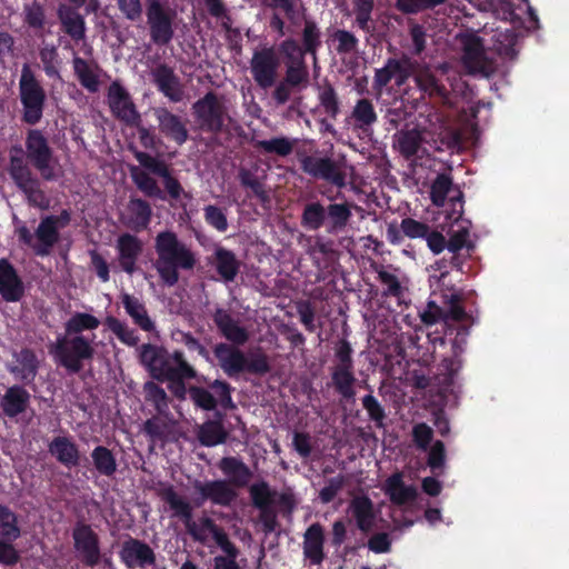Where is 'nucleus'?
Masks as SVG:
<instances>
[{"mask_svg":"<svg viewBox=\"0 0 569 569\" xmlns=\"http://www.w3.org/2000/svg\"><path fill=\"white\" fill-rule=\"evenodd\" d=\"M301 226L309 231L326 229V207L320 201H311L303 206Z\"/></svg>","mask_w":569,"mask_h":569,"instance_id":"nucleus-48","label":"nucleus"},{"mask_svg":"<svg viewBox=\"0 0 569 569\" xmlns=\"http://www.w3.org/2000/svg\"><path fill=\"white\" fill-rule=\"evenodd\" d=\"M197 128L204 133L218 136L229 130L231 117L224 98L208 91L191 106Z\"/></svg>","mask_w":569,"mask_h":569,"instance_id":"nucleus-5","label":"nucleus"},{"mask_svg":"<svg viewBox=\"0 0 569 569\" xmlns=\"http://www.w3.org/2000/svg\"><path fill=\"white\" fill-rule=\"evenodd\" d=\"M96 335L91 338L87 336H67L57 340L54 355L58 363L68 372L77 375L83 368L84 361H90L94 356L92 346Z\"/></svg>","mask_w":569,"mask_h":569,"instance_id":"nucleus-7","label":"nucleus"},{"mask_svg":"<svg viewBox=\"0 0 569 569\" xmlns=\"http://www.w3.org/2000/svg\"><path fill=\"white\" fill-rule=\"evenodd\" d=\"M152 76L158 90L170 101L180 102L182 100L183 90L180 84V79L171 67L160 64L153 70Z\"/></svg>","mask_w":569,"mask_h":569,"instance_id":"nucleus-29","label":"nucleus"},{"mask_svg":"<svg viewBox=\"0 0 569 569\" xmlns=\"http://www.w3.org/2000/svg\"><path fill=\"white\" fill-rule=\"evenodd\" d=\"M332 38L333 41L338 43L336 51L339 54H349L356 52L358 49V38L348 30L338 29L333 32Z\"/></svg>","mask_w":569,"mask_h":569,"instance_id":"nucleus-64","label":"nucleus"},{"mask_svg":"<svg viewBox=\"0 0 569 569\" xmlns=\"http://www.w3.org/2000/svg\"><path fill=\"white\" fill-rule=\"evenodd\" d=\"M104 325L122 343L129 347L138 346L140 338L137 332L118 318L108 316L104 319Z\"/></svg>","mask_w":569,"mask_h":569,"instance_id":"nucleus-55","label":"nucleus"},{"mask_svg":"<svg viewBox=\"0 0 569 569\" xmlns=\"http://www.w3.org/2000/svg\"><path fill=\"white\" fill-rule=\"evenodd\" d=\"M19 98L22 106V121L30 126L39 123L43 117L47 93L28 63L21 68Z\"/></svg>","mask_w":569,"mask_h":569,"instance_id":"nucleus-6","label":"nucleus"},{"mask_svg":"<svg viewBox=\"0 0 569 569\" xmlns=\"http://www.w3.org/2000/svg\"><path fill=\"white\" fill-rule=\"evenodd\" d=\"M352 218L349 202H332L326 207V231L330 234L343 232Z\"/></svg>","mask_w":569,"mask_h":569,"instance_id":"nucleus-37","label":"nucleus"},{"mask_svg":"<svg viewBox=\"0 0 569 569\" xmlns=\"http://www.w3.org/2000/svg\"><path fill=\"white\" fill-rule=\"evenodd\" d=\"M188 393L194 407L204 411H211L217 408V398L208 389L199 386H190Z\"/></svg>","mask_w":569,"mask_h":569,"instance_id":"nucleus-59","label":"nucleus"},{"mask_svg":"<svg viewBox=\"0 0 569 569\" xmlns=\"http://www.w3.org/2000/svg\"><path fill=\"white\" fill-rule=\"evenodd\" d=\"M121 303L133 323L141 330L151 332L156 329L154 322L149 317L144 303L139 298L124 292L121 295Z\"/></svg>","mask_w":569,"mask_h":569,"instance_id":"nucleus-38","label":"nucleus"},{"mask_svg":"<svg viewBox=\"0 0 569 569\" xmlns=\"http://www.w3.org/2000/svg\"><path fill=\"white\" fill-rule=\"evenodd\" d=\"M363 409L367 411L368 418L373 422L375 427L380 429L386 427L387 413L380 401L372 395H366L361 399Z\"/></svg>","mask_w":569,"mask_h":569,"instance_id":"nucleus-56","label":"nucleus"},{"mask_svg":"<svg viewBox=\"0 0 569 569\" xmlns=\"http://www.w3.org/2000/svg\"><path fill=\"white\" fill-rule=\"evenodd\" d=\"M297 157L300 169L309 177L323 180L340 189L346 187L347 176L340 161L328 156H308L302 152H298Z\"/></svg>","mask_w":569,"mask_h":569,"instance_id":"nucleus-12","label":"nucleus"},{"mask_svg":"<svg viewBox=\"0 0 569 569\" xmlns=\"http://www.w3.org/2000/svg\"><path fill=\"white\" fill-rule=\"evenodd\" d=\"M395 137V147L405 159L410 160L417 156L422 143V136L418 130H402Z\"/></svg>","mask_w":569,"mask_h":569,"instance_id":"nucleus-45","label":"nucleus"},{"mask_svg":"<svg viewBox=\"0 0 569 569\" xmlns=\"http://www.w3.org/2000/svg\"><path fill=\"white\" fill-rule=\"evenodd\" d=\"M413 82L420 92L421 99L429 98L441 102H446L449 99L448 89L427 63L420 62Z\"/></svg>","mask_w":569,"mask_h":569,"instance_id":"nucleus-23","label":"nucleus"},{"mask_svg":"<svg viewBox=\"0 0 569 569\" xmlns=\"http://www.w3.org/2000/svg\"><path fill=\"white\" fill-rule=\"evenodd\" d=\"M194 490L200 495L201 501L209 500L211 503L229 507L238 497V492L227 480H208L193 482Z\"/></svg>","mask_w":569,"mask_h":569,"instance_id":"nucleus-22","label":"nucleus"},{"mask_svg":"<svg viewBox=\"0 0 569 569\" xmlns=\"http://www.w3.org/2000/svg\"><path fill=\"white\" fill-rule=\"evenodd\" d=\"M7 172L30 207L42 210L49 208V199L41 188V180L26 161L21 146L11 147Z\"/></svg>","mask_w":569,"mask_h":569,"instance_id":"nucleus-4","label":"nucleus"},{"mask_svg":"<svg viewBox=\"0 0 569 569\" xmlns=\"http://www.w3.org/2000/svg\"><path fill=\"white\" fill-rule=\"evenodd\" d=\"M137 351L139 363L156 381L163 382V378L177 366L174 351L170 353L162 346L142 343Z\"/></svg>","mask_w":569,"mask_h":569,"instance_id":"nucleus-14","label":"nucleus"},{"mask_svg":"<svg viewBox=\"0 0 569 569\" xmlns=\"http://www.w3.org/2000/svg\"><path fill=\"white\" fill-rule=\"evenodd\" d=\"M129 227L136 231L146 230L152 219L150 203L141 198L131 197L128 202Z\"/></svg>","mask_w":569,"mask_h":569,"instance_id":"nucleus-41","label":"nucleus"},{"mask_svg":"<svg viewBox=\"0 0 569 569\" xmlns=\"http://www.w3.org/2000/svg\"><path fill=\"white\" fill-rule=\"evenodd\" d=\"M100 320L87 312H74L64 323L67 336H83V331H92L99 328Z\"/></svg>","mask_w":569,"mask_h":569,"instance_id":"nucleus-50","label":"nucleus"},{"mask_svg":"<svg viewBox=\"0 0 569 569\" xmlns=\"http://www.w3.org/2000/svg\"><path fill=\"white\" fill-rule=\"evenodd\" d=\"M212 320L219 333L228 341L216 343L212 352L219 367L229 378H237L242 372L263 376L270 371L268 357L263 352L251 353L248 357L240 349L249 341L250 333L229 310L216 308Z\"/></svg>","mask_w":569,"mask_h":569,"instance_id":"nucleus-1","label":"nucleus"},{"mask_svg":"<svg viewBox=\"0 0 569 569\" xmlns=\"http://www.w3.org/2000/svg\"><path fill=\"white\" fill-rule=\"evenodd\" d=\"M214 268L224 282L234 281L241 267V261L236 253L224 247L214 250Z\"/></svg>","mask_w":569,"mask_h":569,"instance_id":"nucleus-39","label":"nucleus"},{"mask_svg":"<svg viewBox=\"0 0 569 569\" xmlns=\"http://www.w3.org/2000/svg\"><path fill=\"white\" fill-rule=\"evenodd\" d=\"M208 531L212 535L216 543L226 553L224 558H238L239 549L229 539L227 532L219 527L213 519L203 517L200 519V532Z\"/></svg>","mask_w":569,"mask_h":569,"instance_id":"nucleus-42","label":"nucleus"},{"mask_svg":"<svg viewBox=\"0 0 569 569\" xmlns=\"http://www.w3.org/2000/svg\"><path fill=\"white\" fill-rule=\"evenodd\" d=\"M280 60L273 47H264L253 51L250 60V72L261 89L271 88L277 80Z\"/></svg>","mask_w":569,"mask_h":569,"instance_id":"nucleus-17","label":"nucleus"},{"mask_svg":"<svg viewBox=\"0 0 569 569\" xmlns=\"http://www.w3.org/2000/svg\"><path fill=\"white\" fill-rule=\"evenodd\" d=\"M296 141V139L291 140L288 137L281 136L269 140H256L253 147L260 152L286 158L292 153Z\"/></svg>","mask_w":569,"mask_h":569,"instance_id":"nucleus-47","label":"nucleus"},{"mask_svg":"<svg viewBox=\"0 0 569 569\" xmlns=\"http://www.w3.org/2000/svg\"><path fill=\"white\" fill-rule=\"evenodd\" d=\"M353 12L356 16V24L362 31L370 32L371 13L375 8V0H353Z\"/></svg>","mask_w":569,"mask_h":569,"instance_id":"nucleus-61","label":"nucleus"},{"mask_svg":"<svg viewBox=\"0 0 569 569\" xmlns=\"http://www.w3.org/2000/svg\"><path fill=\"white\" fill-rule=\"evenodd\" d=\"M298 8L300 10L299 23L295 27L300 26L301 19H303V28L301 31V46L307 54L311 56L313 64L318 62V51L322 46V33L318 23L310 18H306V8L299 0ZM293 26V23H291Z\"/></svg>","mask_w":569,"mask_h":569,"instance_id":"nucleus-27","label":"nucleus"},{"mask_svg":"<svg viewBox=\"0 0 569 569\" xmlns=\"http://www.w3.org/2000/svg\"><path fill=\"white\" fill-rule=\"evenodd\" d=\"M0 295L7 302H17L24 295L22 279L6 258L0 259Z\"/></svg>","mask_w":569,"mask_h":569,"instance_id":"nucleus-25","label":"nucleus"},{"mask_svg":"<svg viewBox=\"0 0 569 569\" xmlns=\"http://www.w3.org/2000/svg\"><path fill=\"white\" fill-rule=\"evenodd\" d=\"M325 535L319 522L308 527L303 535V556L311 565L318 566L325 560Z\"/></svg>","mask_w":569,"mask_h":569,"instance_id":"nucleus-32","label":"nucleus"},{"mask_svg":"<svg viewBox=\"0 0 569 569\" xmlns=\"http://www.w3.org/2000/svg\"><path fill=\"white\" fill-rule=\"evenodd\" d=\"M79 8L72 3L71 6L60 4L57 10L62 30L74 41H81L86 37V21L78 11Z\"/></svg>","mask_w":569,"mask_h":569,"instance_id":"nucleus-30","label":"nucleus"},{"mask_svg":"<svg viewBox=\"0 0 569 569\" xmlns=\"http://www.w3.org/2000/svg\"><path fill=\"white\" fill-rule=\"evenodd\" d=\"M352 516L360 531L367 533L372 530L375 522L373 502L368 496L355 497L350 502Z\"/></svg>","mask_w":569,"mask_h":569,"instance_id":"nucleus-40","label":"nucleus"},{"mask_svg":"<svg viewBox=\"0 0 569 569\" xmlns=\"http://www.w3.org/2000/svg\"><path fill=\"white\" fill-rule=\"evenodd\" d=\"M29 400L30 393L22 386L14 385L7 389L0 406L4 416L14 418L27 410Z\"/></svg>","mask_w":569,"mask_h":569,"instance_id":"nucleus-36","label":"nucleus"},{"mask_svg":"<svg viewBox=\"0 0 569 569\" xmlns=\"http://www.w3.org/2000/svg\"><path fill=\"white\" fill-rule=\"evenodd\" d=\"M452 187V179L447 173H439L431 183L430 198L435 206L445 204L449 191Z\"/></svg>","mask_w":569,"mask_h":569,"instance_id":"nucleus-58","label":"nucleus"},{"mask_svg":"<svg viewBox=\"0 0 569 569\" xmlns=\"http://www.w3.org/2000/svg\"><path fill=\"white\" fill-rule=\"evenodd\" d=\"M161 500L169 506L173 512V517L179 518L186 526L188 533L193 540L203 542L206 537L200 532V526L193 521L191 505L181 497L173 486L168 485L159 492Z\"/></svg>","mask_w":569,"mask_h":569,"instance_id":"nucleus-19","label":"nucleus"},{"mask_svg":"<svg viewBox=\"0 0 569 569\" xmlns=\"http://www.w3.org/2000/svg\"><path fill=\"white\" fill-rule=\"evenodd\" d=\"M107 103L111 114L124 126H138L142 121L131 94L119 80L108 87Z\"/></svg>","mask_w":569,"mask_h":569,"instance_id":"nucleus-15","label":"nucleus"},{"mask_svg":"<svg viewBox=\"0 0 569 569\" xmlns=\"http://www.w3.org/2000/svg\"><path fill=\"white\" fill-rule=\"evenodd\" d=\"M457 40L461 47V61L469 74L490 77L495 70V61L488 57L483 40L472 32L459 33Z\"/></svg>","mask_w":569,"mask_h":569,"instance_id":"nucleus-11","label":"nucleus"},{"mask_svg":"<svg viewBox=\"0 0 569 569\" xmlns=\"http://www.w3.org/2000/svg\"><path fill=\"white\" fill-rule=\"evenodd\" d=\"M26 157L30 164L40 173L44 181H56L54 169L57 159L44 133L39 129H30L26 134Z\"/></svg>","mask_w":569,"mask_h":569,"instance_id":"nucleus-9","label":"nucleus"},{"mask_svg":"<svg viewBox=\"0 0 569 569\" xmlns=\"http://www.w3.org/2000/svg\"><path fill=\"white\" fill-rule=\"evenodd\" d=\"M466 316L461 295L449 291L433 293L426 309L420 313V319L426 326H432L441 321L447 323L448 320L462 321Z\"/></svg>","mask_w":569,"mask_h":569,"instance_id":"nucleus-10","label":"nucleus"},{"mask_svg":"<svg viewBox=\"0 0 569 569\" xmlns=\"http://www.w3.org/2000/svg\"><path fill=\"white\" fill-rule=\"evenodd\" d=\"M12 356L16 363L9 365L8 371L24 383L32 382L39 370L36 352L30 348H22L20 351H14Z\"/></svg>","mask_w":569,"mask_h":569,"instance_id":"nucleus-28","label":"nucleus"},{"mask_svg":"<svg viewBox=\"0 0 569 569\" xmlns=\"http://www.w3.org/2000/svg\"><path fill=\"white\" fill-rule=\"evenodd\" d=\"M73 548L86 567L93 568L101 560L100 538L90 525L77 522L72 529Z\"/></svg>","mask_w":569,"mask_h":569,"instance_id":"nucleus-18","label":"nucleus"},{"mask_svg":"<svg viewBox=\"0 0 569 569\" xmlns=\"http://www.w3.org/2000/svg\"><path fill=\"white\" fill-rule=\"evenodd\" d=\"M218 467L229 478L228 482L231 487L244 488L253 477L250 468L237 457H223Z\"/></svg>","mask_w":569,"mask_h":569,"instance_id":"nucleus-33","label":"nucleus"},{"mask_svg":"<svg viewBox=\"0 0 569 569\" xmlns=\"http://www.w3.org/2000/svg\"><path fill=\"white\" fill-rule=\"evenodd\" d=\"M131 177L137 188L149 198H157L160 200H167L164 191L160 189L158 182L144 170L133 168L131 170Z\"/></svg>","mask_w":569,"mask_h":569,"instance_id":"nucleus-53","label":"nucleus"},{"mask_svg":"<svg viewBox=\"0 0 569 569\" xmlns=\"http://www.w3.org/2000/svg\"><path fill=\"white\" fill-rule=\"evenodd\" d=\"M250 498L252 505L257 509L270 507L274 502L276 491L271 490L270 486L266 481L253 483L249 488Z\"/></svg>","mask_w":569,"mask_h":569,"instance_id":"nucleus-57","label":"nucleus"},{"mask_svg":"<svg viewBox=\"0 0 569 569\" xmlns=\"http://www.w3.org/2000/svg\"><path fill=\"white\" fill-rule=\"evenodd\" d=\"M119 558L128 569H146L157 563L153 549L147 542L131 536L122 542Z\"/></svg>","mask_w":569,"mask_h":569,"instance_id":"nucleus-20","label":"nucleus"},{"mask_svg":"<svg viewBox=\"0 0 569 569\" xmlns=\"http://www.w3.org/2000/svg\"><path fill=\"white\" fill-rule=\"evenodd\" d=\"M146 400L151 402L159 412L169 408V397L166 390L154 381H147L143 386Z\"/></svg>","mask_w":569,"mask_h":569,"instance_id":"nucleus-60","label":"nucleus"},{"mask_svg":"<svg viewBox=\"0 0 569 569\" xmlns=\"http://www.w3.org/2000/svg\"><path fill=\"white\" fill-rule=\"evenodd\" d=\"M355 128L366 132L378 121L372 101L368 98L359 99L351 112Z\"/></svg>","mask_w":569,"mask_h":569,"instance_id":"nucleus-43","label":"nucleus"},{"mask_svg":"<svg viewBox=\"0 0 569 569\" xmlns=\"http://www.w3.org/2000/svg\"><path fill=\"white\" fill-rule=\"evenodd\" d=\"M153 247L157 254L153 267L167 287H173L179 282L181 270H193L197 264L193 250L172 230L158 232Z\"/></svg>","mask_w":569,"mask_h":569,"instance_id":"nucleus-3","label":"nucleus"},{"mask_svg":"<svg viewBox=\"0 0 569 569\" xmlns=\"http://www.w3.org/2000/svg\"><path fill=\"white\" fill-rule=\"evenodd\" d=\"M116 249L120 268L128 274L137 270V261L142 252L143 244L140 239L131 233H122L118 237Z\"/></svg>","mask_w":569,"mask_h":569,"instance_id":"nucleus-24","label":"nucleus"},{"mask_svg":"<svg viewBox=\"0 0 569 569\" xmlns=\"http://www.w3.org/2000/svg\"><path fill=\"white\" fill-rule=\"evenodd\" d=\"M318 99L325 113L335 120L340 112V101L333 86L326 81L319 87Z\"/></svg>","mask_w":569,"mask_h":569,"instance_id":"nucleus-54","label":"nucleus"},{"mask_svg":"<svg viewBox=\"0 0 569 569\" xmlns=\"http://www.w3.org/2000/svg\"><path fill=\"white\" fill-rule=\"evenodd\" d=\"M154 117L159 124V130L169 140L182 146L189 139L188 129L182 119L172 113L167 108H158L154 110Z\"/></svg>","mask_w":569,"mask_h":569,"instance_id":"nucleus-26","label":"nucleus"},{"mask_svg":"<svg viewBox=\"0 0 569 569\" xmlns=\"http://www.w3.org/2000/svg\"><path fill=\"white\" fill-rule=\"evenodd\" d=\"M212 320L219 333L228 341L216 343L212 352L219 367L229 378H237L242 372L263 376L270 371L268 357L263 352L251 353L248 357L240 349L249 341L250 333L229 310L216 308Z\"/></svg>","mask_w":569,"mask_h":569,"instance_id":"nucleus-2","label":"nucleus"},{"mask_svg":"<svg viewBox=\"0 0 569 569\" xmlns=\"http://www.w3.org/2000/svg\"><path fill=\"white\" fill-rule=\"evenodd\" d=\"M204 221L219 232L228 230V219L224 210L214 204H208L203 208Z\"/></svg>","mask_w":569,"mask_h":569,"instance_id":"nucleus-62","label":"nucleus"},{"mask_svg":"<svg viewBox=\"0 0 569 569\" xmlns=\"http://www.w3.org/2000/svg\"><path fill=\"white\" fill-rule=\"evenodd\" d=\"M21 537L18 515L0 503V565L16 566L21 557L13 542Z\"/></svg>","mask_w":569,"mask_h":569,"instance_id":"nucleus-13","label":"nucleus"},{"mask_svg":"<svg viewBox=\"0 0 569 569\" xmlns=\"http://www.w3.org/2000/svg\"><path fill=\"white\" fill-rule=\"evenodd\" d=\"M34 237L38 241L33 246L34 253L40 257L48 256L60 239L58 226L52 223L51 219L46 216L40 220Z\"/></svg>","mask_w":569,"mask_h":569,"instance_id":"nucleus-35","label":"nucleus"},{"mask_svg":"<svg viewBox=\"0 0 569 569\" xmlns=\"http://www.w3.org/2000/svg\"><path fill=\"white\" fill-rule=\"evenodd\" d=\"M228 432L221 419L208 420L199 427L198 439L204 447H214L224 443Z\"/></svg>","mask_w":569,"mask_h":569,"instance_id":"nucleus-44","label":"nucleus"},{"mask_svg":"<svg viewBox=\"0 0 569 569\" xmlns=\"http://www.w3.org/2000/svg\"><path fill=\"white\" fill-rule=\"evenodd\" d=\"M134 158L144 169L162 179L163 188L171 201L180 202L182 198L191 200L192 196L187 192L180 181L172 174L169 166L158 158L144 152L134 151Z\"/></svg>","mask_w":569,"mask_h":569,"instance_id":"nucleus-16","label":"nucleus"},{"mask_svg":"<svg viewBox=\"0 0 569 569\" xmlns=\"http://www.w3.org/2000/svg\"><path fill=\"white\" fill-rule=\"evenodd\" d=\"M174 359L177 366L163 378V382L168 381L169 391L182 401L188 393L184 380L197 378V370L187 361L182 350H174Z\"/></svg>","mask_w":569,"mask_h":569,"instance_id":"nucleus-21","label":"nucleus"},{"mask_svg":"<svg viewBox=\"0 0 569 569\" xmlns=\"http://www.w3.org/2000/svg\"><path fill=\"white\" fill-rule=\"evenodd\" d=\"M146 18L151 42L167 47L176 34L177 11L161 0H147Z\"/></svg>","mask_w":569,"mask_h":569,"instance_id":"nucleus-8","label":"nucleus"},{"mask_svg":"<svg viewBox=\"0 0 569 569\" xmlns=\"http://www.w3.org/2000/svg\"><path fill=\"white\" fill-rule=\"evenodd\" d=\"M383 490L390 501L396 506H403L411 502L416 500L418 496L416 487L412 485L407 486L403 482L402 473L399 471L387 478Z\"/></svg>","mask_w":569,"mask_h":569,"instance_id":"nucleus-34","label":"nucleus"},{"mask_svg":"<svg viewBox=\"0 0 569 569\" xmlns=\"http://www.w3.org/2000/svg\"><path fill=\"white\" fill-rule=\"evenodd\" d=\"M284 78H287L288 83L296 82L302 88L308 87L310 73L306 62V56L284 60Z\"/></svg>","mask_w":569,"mask_h":569,"instance_id":"nucleus-52","label":"nucleus"},{"mask_svg":"<svg viewBox=\"0 0 569 569\" xmlns=\"http://www.w3.org/2000/svg\"><path fill=\"white\" fill-rule=\"evenodd\" d=\"M74 74L80 84L91 93L99 90L100 81L99 76L94 72L89 62L76 56L72 60Z\"/></svg>","mask_w":569,"mask_h":569,"instance_id":"nucleus-49","label":"nucleus"},{"mask_svg":"<svg viewBox=\"0 0 569 569\" xmlns=\"http://www.w3.org/2000/svg\"><path fill=\"white\" fill-rule=\"evenodd\" d=\"M48 451L59 463L68 469L76 468L80 463L79 448L69 437H54L48 445Z\"/></svg>","mask_w":569,"mask_h":569,"instance_id":"nucleus-31","label":"nucleus"},{"mask_svg":"<svg viewBox=\"0 0 569 569\" xmlns=\"http://www.w3.org/2000/svg\"><path fill=\"white\" fill-rule=\"evenodd\" d=\"M331 379L336 391L345 399H353L356 396V377L353 368H333Z\"/></svg>","mask_w":569,"mask_h":569,"instance_id":"nucleus-51","label":"nucleus"},{"mask_svg":"<svg viewBox=\"0 0 569 569\" xmlns=\"http://www.w3.org/2000/svg\"><path fill=\"white\" fill-rule=\"evenodd\" d=\"M91 459L96 471L100 476L112 477L117 472L118 463L114 453L106 446H97L91 451Z\"/></svg>","mask_w":569,"mask_h":569,"instance_id":"nucleus-46","label":"nucleus"},{"mask_svg":"<svg viewBox=\"0 0 569 569\" xmlns=\"http://www.w3.org/2000/svg\"><path fill=\"white\" fill-rule=\"evenodd\" d=\"M420 66L418 60L412 59L406 53H402L399 58H393V73L395 76L405 78L407 80H415V76Z\"/></svg>","mask_w":569,"mask_h":569,"instance_id":"nucleus-63","label":"nucleus"}]
</instances>
